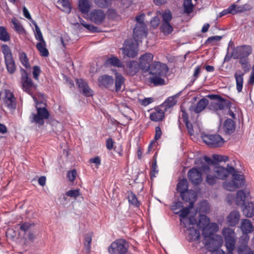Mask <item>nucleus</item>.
<instances>
[{
	"mask_svg": "<svg viewBox=\"0 0 254 254\" xmlns=\"http://www.w3.org/2000/svg\"><path fill=\"white\" fill-rule=\"evenodd\" d=\"M20 84L23 91L32 95L37 88V85L33 82L31 78L29 77L27 71L23 69H20Z\"/></svg>",
	"mask_w": 254,
	"mask_h": 254,
	"instance_id": "nucleus-1",
	"label": "nucleus"
},
{
	"mask_svg": "<svg viewBox=\"0 0 254 254\" xmlns=\"http://www.w3.org/2000/svg\"><path fill=\"white\" fill-rule=\"evenodd\" d=\"M207 97L212 100L208 105L210 110L217 111L229 106L230 102L221 96L216 94L208 95Z\"/></svg>",
	"mask_w": 254,
	"mask_h": 254,
	"instance_id": "nucleus-2",
	"label": "nucleus"
},
{
	"mask_svg": "<svg viewBox=\"0 0 254 254\" xmlns=\"http://www.w3.org/2000/svg\"><path fill=\"white\" fill-rule=\"evenodd\" d=\"M37 113H32L29 117L30 121L31 123H35L39 126H43L45 122L44 120L48 119L49 117L50 114L48 110L45 107H36Z\"/></svg>",
	"mask_w": 254,
	"mask_h": 254,
	"instance_id": "nucleus-3",
	"label": "nucleus"
},
{
	"mask_svg": "<svg viewBox=\"0 0 254 254\" xmlns=\"http://www.w3.org/2000/svg\"><path fill=\"white\" fill-rule=\"evenodd\" d=\"M128 244L123 239L116 240L108 247V252L110 254H126L127 252Z\"/></svg>",
	"mask_w": 254,
	"mask_h": 254,
	"instance_id": "nucleus-4",
	"label": "nucleus"
},
{
	"mask_svg": "<svg viewBox=\"0 0 254 254\" xmlns=\"http://www.w3.org/2000/svg\"><path fill=\"white\" fill-rule=\"evenodd\" d=\"M2 51L4 55L7 71L10 74H13L15 71L16 66L11 51L7 45H4L2 46Z\"/></svg>",
	"mask_w": 254,
	"mask_h": 254,
	"instance_id": "nucleus-5",
	"label": "nucleus"
},
{
	"mask_svg": "<svg viewBox=\"0 0 254 254\" xmlns=\"http://www.w3.org/2000/svg\"><path fill=\"white\" fill-rule=\"evenodd\" d=\"M203 142L211 147H219L222 146L224 140L221 135L218 134H204L202 136Z\"/></svg>",
	"mask_w": 254,
	"mask_h": 254,
	"instance_id": "nucleus-6",
	"label": "nucleus"
},
{
	"mask_svg": "<svg viewBox=\"0 0 254 254\" xmlns=\"http://www.w3.org/2000/svg\"><path fill=\"white\" fill-rule=\"evenodd\" d=\"M168 71V67L165 64L154 62L151 64L149 69L147 71L152 75L166 76Z\"/></svg>",
	"mask_w": 254,
	"mask_h": 254,
	"instance_id": "nucleus-7",
	"label": "nucleus"
},
{
	"mask_svg": "<svg viewBox=\"0 0 254 254\" xmlns=\"http://www.w3.org/2000/svg\"><path fill=\"white\" fill-rule=\"evenodd\" d=\"M251 53V47L243 45L234 48L232 51V56L233 59H238L239 58H247Z\"/></svg>",
	"mask_w": 254,
	"mask_h": 254,
	"instance_id": "nucleus-8",
	"label": "nucleus"
},
{
	"mask_svg": "<svg viewBox=\"0 0 254 254\" xmlns=\"http://www.w3.org/2000/svg\"><path fill=\"white\" fill-rule=\"evenodd\" d=\"M213 171L218 179L225 180L229 174H231V173L235 171V168L229 165H228L227 168H225L218 164L213 167Z\"/></svg>",
	"mask_w": 254,
	"mask_h": 254,
	"instance_id": "nucleus-9",
	"label": "nucleus"
},
{
	"mask_svg": "<svg viewBox=\"0 0 254 254\" xmlns=\"http://www.w3.org/2000/svg\"><path fill=\"white\" fill-rule=\"evenodd\" d=\"M202 243L206 247V249L209 252H212L213 251L219 250L222 245V240L220 238L215 239L214 237H212L203 239Z\"/></svg>",
	"mask_w": 254,
	"mask_h": 254,
	"instance_id": "nucleus-10",
	"label": "nucleus"
},
{
	"mask_svg": "<svg viewBox=\"0 0 254 254\" xmlns=\"http://www.w3.org/2000/svg\"><path fill=\"white\" fill-rule=\"evenodd\" d=\"M188 177L190 181L195 186L199 185L202 181L201 172L196 167L188 171Z\"/></svg>",
	"mask_w": 254,
	"mask_h": 254,
	"instance_id": "nucleus-11",
	"label": "nucleus"
},
{
	"mask_svg": "<svg viewBox=\"0 0 254 254\" xmlns=\"http://www.w3.org/2000/svg\"><path fill=\"white\" fill-rule=\"evenodd\" d=\"M153 55L149 53H145L139 58V65L143 72H147L149 69L152 63Z\"/></svg>",
	"mask_w": 254,
	"mask_h": 254,
	"instance_id": "nucleus-12",
	"label": "nucleus"
},
{
	"mask_svg": "<svg viewBox=\"0 0 254 254\" xmlns=\"http://www.w3.org/2000/svg\"><path fill=\"white\" fill-rule=\"evenodd\" d=\"M3 100L6 107L9 109L14 110L16 109V98L13 93L9 90H5Z\"/></svg>",
	"mask_w": 254,
	"mask_h": 254,
	"instance_id": "nucleus-13",
	"label": "nucleus"
},
{
	"mask_svg": "<svg viewBox=\"0 0 254 254\" xmlns=\"http://www.w3.org/2000/svg\"><path fill=\"white\" fill-rule=\"evenodd\" d=\"M121 50H122L125 57L133 58L137 54V51L134 45L129 41H126L124 43V47Z\"/></svg>",
	"mask_w": 254,
	"mask_h": 254,
	"instance_id": "nucleus-14",
	"label": "nucleus"
},
{
	"mask_svg": "<svg viewBox=\"0 0 254 254\" xmlns=\"http://www.w3.org/2000/svg\"><path fill=\"white\" fill-rule=\"evenodd\" d=\"M106 15L101 9H95L90 13L91 20L96 24H101L105 18Z\"/></svg>",
	"mask_w": 254,
	"mask_h": 254,
	"instance_id": "nucleus-15",
	"label": "nucleus"
},
{
	"mask_svg": "<svg viewBox=\"0 0 254 254\" xmlns=\"http://www.w3.org/2000/svg\"><path fill=\"white\" fill-rule=\"evenodd\" d=\"M218 230V226L215 223H210L209 225L202 229V235L204 239L214 237V234Z\"/></svg>",
	"mask_w": 254,
	"mask_h": 254,
	"instance_id": "nucleus-16",
	"label": "nucleus"
},
{
	"mask_svg": "<svg viewBox=\"0 0 254 254\" xmlns=\"http://www.w3.org/2000/svg\"><path fill=\"white\" fill-rule=\"evenodd\" d=\"M147 35V29L146 26H135L133 31V37L135 41H138Z\"/></svg>",
	"mask_w": 254,
	"mask_h": 254,
	"instance_id": "nucleus-17",
	"label": "nucleus"
},
{
	"mask_svg": "<svg viewBox=\"0 0 254 254\" xmlns=\"http://www.w3.org/2000/svg\"><path fill=\"white\" fill-rule=\"evenodd\" d=\"M177 190L180 193V196L183 200H188L187 198H185V196L188 194V182L186 179H183L178 183Z\"/></svg>",
	"mask_w": 254,
	"mask_h": 254,
	"instance_id": "nucleus-18",
	"label": "nucleus"
},
{
	"mask_svg": "<svg viewBox=\"0 0 254 254\" xmlns=\"http://www.w3.org/2000/svg\"><path fill=\"white\" fill-rule=\"evenodd\" d=\"M76 83L80 89V92L85 96L90 97L92 96L93 92L88 86L87 83L82 79H76Z\"/></svg>",
	"mask_w": 254,
	"mask_h": 254,
	"instance_id": "nucleus-19",
	"label": "nucleus"
},
{
	"mask_svg": "<svg viewBox=\"0 0 254 254\" xmlns=\"http://www.w3.org/2000/svg\"><path fill=\"white\" fill-rule=\"evenodd\" d=\"M98 81L99 86H103L106 88H109L112 86L114 82L112 76L106 74L100 76Z\"/></svg>",
	"mask_w": 254,
	"mask_h": 254,
	"instance_id": "nucleus-20",
	"label": "nucleus"
},
{
	"mask_svg": "<svg viewBox=\"0 0 254 254\" xmlns=\"http://www.w3.org/2000/svg\"><path fill=\"white\" fill-rule=\"evenodd\" d=\"M140 66L139 63L134 61H130L127 64L126 70L127 73L130 75H133L136 73Z\"/></svg>",
	"mask_w": 254,
	"mask_h": 254,
	"instance_id": "nucleus-21",
	"label": "nucleus"
},
{
	"mask_svg": "<svg viewBox=\"0 0 254 254\" xmlns=\"http://www.w3.org/2000/svg\"><path fill=\"white\" fill-rule=\"evenodd\" d=\"M208 105H209L208 100L205 98H203L197 103L194 109L192 106H191L189 109L190 110H193L195 113L198 114L204 110Z\"/></svg>",
	"mask_w": 254,
	"mask_h": 254,
	"instance_id": "nucleus-22",
	"label": "nucleus"
},
{
	"mask_svg": "<svg viewBox=\"0 0 254 254\" xmlns=\"http://www.w3.org/2000/svg\"><path fill=\"white\" fill-rule=\"evenodd\" d=\"M240 213L238 211H233L227 217L228 224L231 226H235L238 223L240 220Z\"/></svg>",
	"mask_w": 254,
	"mask_h": 254,
	"instance_id": "nucleus-23",
	"label": "nucleus"
},
{
	"mask_svg": "<svg viewBox=\"0 0 254 254\" xmlns=\"http://www.w3.org/2000/svg\"><path fill=\"white\" fill-rule=\"evenodd\" d=\"M231 174L232 175L233 182L238 188H241L244 185L245 179L243 175L237 174L235 170Z\"/></svg>",
	"mask_w": 254,
	"mask_h": 254,
	"instance_id": "nucleus-24",
	"label": "nucleus"
},
{
	"mask_svg": "<svg viewBox=\"0 0 254 254\" xmlns=\"http://www.w3.org/2000/svg\"><path fill=\"white\" fill-rule=\"evenodd\" d=\"M224 129L226 133L230 134L235 130V124L233 120L228 119L225 120L224 124Z\"/></svg>",
	"mask_w": 254,
	"mask_h": 254,
	"instance_id": "nucleus-25",
	"label": "nucleus"
},
{
	"mask_svg": "<svg viewBox=\"0 0 254 254\" xmlns=\"http://www.w3.org/2000/svg\"><path fill=\"white\" fill-rule=\"evenodd\" d=\"M189 231L188 240L189 241H197L200 238L199 232L193 227L186 228Z\"/></svg>",
	"mask_w": 254,
	"mask_h": 254,
	"instance_id": "nucleus-26",
	"label": "nucleus"
},
{
	"mask_svg": "<svg viewBox=\"0 0 254 254\" xmlns=\"http://www.w3.org/2000/svg\"><path fill=\"white\" fill-rule=\"evenodd\" d=\"M241 229L244 233L248 234L253 231L254 226L250 220L245 219L242 222Z\"/></svg>",
	"mask_w": 254,
	"mask_h": 254,
	"instance_id": "nucleus-27",
	"label": "nucleus"
},
{
	"mask_svg": "<svg viewBox=\"0 0 254 254\" xmlns=\"http://www.w3.org/2000/svg\"><path fill=\"white\" fill-rule=\"evenodd\" d=\"M244 74L241 71H237L235 74V77L236 81V87L238 92H240L242 90Z\"/></svg>",
	"mask_w": 254,
	"mask_h": 254,
	"instance_id": "nucleus-28",
	"label": "nucleus"
},
{
	"mask_svg": "<svg viewBox=\"0 0 254 254\" xmlns=\"http://www.w3.org/2000/svg\"><path fill=\"white\" fill-rule=\"evenodd\" d=\"M244 214L247 217H252L254 216V204L252 202H248L243 209Z\"/></svg>",
	"mask_w": 254,
	"mask_h": 254,
	"instance_id": "nucleus-29",
	"label": "nucleus"
},
{
	"mask_svg": "<svg viewBox=\"0 0 254 254\" xmlns=\"http://www.w3.org/2000/svg\"><path fill=\"white\" fill-rule=\"evenodd\" d=\"M166 76L160 75H152L149 78V80L151 83L153 84L155 86L162 85L165 84V81L163 79V77Z\"/></svg>",
	"mask_w": 254,
	"mask_h": 254,
	"instance_id": "nucleus-30",
	"label": "nucleus"
},
{
	"mask_svg": "<svg viewBox=\"0 0 254 254\" xmlns=\"http://www.w3.org/2000/svg\"><path fill=\"white\" fill-rule=\"evenodd\" d=\"M249 191L245 190H241L237 191L236 200L237 203L242 202L244 203L246 198L249 194Z\"/></svg>",
	"mask_w": 254,
	"mask_h": 254,
	"instance_id": "nucleus-31",
	"label": "nucleus"
},
{
	"mask_svg": "<svg viewBox=\"0 0 254 254\" xmlns=\"http://www.w3.org/2000/svg\"><path fill=\"white\" fill-rule=\"evenodd\" d=\"M124 82L125 78L122 75L117 73L115 78V90L116 92L121 90L122 86L124 85Z\"/></svg>",
	"mask_w": 254,
	"mask_h": 254,
	"instance_id": "nucleus-32",
	"label": "nucleus"
},
{
	"mask_svg": "<svg viewBox=\"0 0 254 254\" xmlns=\"http://www.w3.org/2000/svg\"><path fill=\"white\" fill-rule=\"evenodd\" d=\"M179 96V94H176L173 96L169 97L165 102L162 105V107H164L165 109L170 108L174 106L177 103L176 98Z\"/></svg>",
	"mask_w": 254,
	"mask_h": 254,
	"instance_id": "nucleus-33",
	"label": "nucleus"
},
{
	"mask_svg": "<svg viewBox=\"0 0 254 254\" xmlns=\"http://www.w3.org/2000/svg\"><path fill=\"white\" fill-rule=\"evenodd\" d=\"M164 118V112L161 110H157L156 112L152 113L150 116L151 120L155 122H159Z\"/></svg>",
	"mask_w": 254,
	"mask_h": 254,
	"instance_id": "nucleus-34",
	"label": "nucleus"
},
{
	"mask_svg": "<svg viewBox=\"0 0 254 254\" xmlns=\"http://www.w3.org/2000/svg\"><path fill=\"white\" fill-rule=\"evenodd\" d=\"M180 222L181 225H183L185 228H188L189 227H191V226L196 224L197 221L194 217L191 216L187 219H180Z\"/></svg>",
	"mask_w": 254,
	"mask_h": 254,
	"instance_id": "nucleus-35",
	"label": "nucleus"
},
{
	"mask_svg": "<svg viewBox=\"0 0 254 254\" xmlns=\"http://www.w3.org/2000/svg\"><path fill=\"white\" fill-rule=\"evenodd\" d=\"M210 224V220L206 215H200L198 222L197 223V226L200 229H202L204 228V227L207 226V225H209Z\"/></svg>",
	"mask_w": 254,
	"mask_h": 254,
	"instance_id": "nucleus-36",
	"label": "nucleus"
},
{
	"mask_svg": "<svg viewBox=\"0 0 254 254\" xmlns=\"http://www.w3.org/2000/svg\"><path fill=\"white\" fill-rule=\"evenodd\" d=\"M193 202H190L189 206L185 208H182L179 211L181 219H187V216L190 212V209L193 207Z\"/></svg>",
	"mask_w": 254,
	"mask_h": 254,
	"instance_id": "nucleus-37",
	"label": "nucleus"
},
{
	"mask_svg": "<svg viewBox=\"0 0 254 254\" xmlns=\"http://www.w3.org/2000/svg\"><path fill=\"white\" fill-rule=\"evenodd\" d=\"M46 42H44V43H38L36 44L37 49L40 52L41 55L44 57L48 56L49 54L48 50L46 48Z\"/></svg>",
	"mask_w": 254,
	"mask_h": 254,
	"instance_id": "nucleus-38",
	"label": "nucleus"
},
{
	"mask_svg": "<svg viewBox=\"0 0 254 254\" xmlns=\"http://www.w3.org/2000/svg\"><path fill=\"white\" fill-rule=\"evenodd\" d=\"M79 8L83 13H87L90 10V5L87 0H80L79 2Z\"/></svg>",
	"mask_w": 254,
	"mask_h": 254,
	"instance_id": "nucleus-39",
	"label": "nucleus"
},
{
	"mask_svg": "<svg viewBox=\"0 0 254 254\" xmlns=\"http://www.w3.org/2000/svg\"><path fill=\"white\" fill-rule=\"evenodd\" d=\"M225 246L228 252L232 253L235 248V238L225 239Z\"/></svg>",
	"mask_w": 254,
	"mask_h": 254,
	"instance_id": "nucleus-40",
	"label": "nucleus"
},
{
	"mask_svg": "<svg viewBox=\"0 0 254 254\" xmlns=\"http://www.w3.org/2000/svg\"><path fill=\"white\" fill-rule=\"evenodd\" d=\"M222 234L225 239L235 238V234L233 229L225 228L222 231Z\"/></svg>",
	"mask_w": 254,
	"mask_h": 254,
	"instance_id": "nucleus-41",
	"label": "nucleus"
},
{
	"mask_svg": "<svg viewBox=\"0 0 254 254\" xmlns=\"http://www.w3.org/2000/svg\"><path fill=\"white\" fill-rule=\"evenodd\" d=\"M161 31L165 35L170 34L173 30V28L170 23L162 22L161 26Z\"/></svg>",
	"mask_w": 254,
	"mask_h": 254,
	"instance_id": "nucleus-42",
	"label": "nucleus"
},
{
	"mask_svg": "<svg viewBox=\"0 0 254 254\" xmlns=\"http://www.w3.org/2000/svg\"><path fill=\"white\" fill-rule=\"evenodd\" d=\"M217 180L216 176L213 175L211 172L206 174L205 182L208 185L212 186L215 184Z\"/></svg>",
	"mask_w": 254,
	"mask_h": 254,
	"instance_id": "nucleus-43",
	"label": "nucleus"
},
{
	"mask_svg": "<svg viewBox=\"0 0 254 254\" xmlns=\"http://www.w3.org/2000/svg\"><path fill=\"white\" fill-rule=\"evenodd\" d=\"M106 64H108L114 66L119 67H121L123 66L121 62L118 58L116 57H112L111 58L108 59L106 61Z\"/></svg>",
	"mask_w": 254,
	"mask_h": 254,
	"instance_id": "nucleus-44",
	"label": "nucleus"
},
{
	"mask_svg": "<svg viewBox=\"0 0 254 254\" xmlns=\"http://www.w3.org/2000/svg\"><path fill=\"white\" fill-rule=\"evenodd\" d=\"M237 252L238 254H253V251L246 245L239 246L238 248Z\"/></svg>",
	"mask_w": 254,
	"mask_h": 254,
	"instance_id": "nucleus-45",
	"label": "nucleus"
},
{
	"mask_svg": "<svg viewBox=\"0 0 254 254\" xmlns=\"http://www.w3.org/2000/svg\"><path fill=\"white\" fill-rule=\"evenodd\" d=\"M58 3L63 7V10L67 13L70 12V6L68 0H58Z\"/></svg>",
	"mask_w": 254,
	"mask_h": 254,
	"instance_id": "nucleus-46",
	"label": "nucleus"
},
{
	"mask_svg": "<svg viewBox=\"0 0 254 254\" xmlns=\"http://www.w3.org/2000/svg\"><path fill=\"white\" fill-rule=\"evenodd\" d=\"M19 60L22 65L26 68H29L30 67V65L29 63V60L27 57L26 54L25 53L22 52L20 54Z\"/></svg>",
	"mask_w": 254,
	"mask_h": 254,
	"instance_id": "nucleus-47",
	"label": "nucleus"
},
{
	"mask_svg": "<svg viewBox=\"0 0 254 254\" xmlns=\"http://www.w3.org/2000/svg\"><path fill=\"white\" fill-rule=\"evenodd\" d=\"M10 39L9 35L6 31V29L3 27H0V40L6 42Z\"/></svg>",
	"mask_w": 254,
	"mask_h": 254,
	"instance_id": "nucleus-48",
	"label": "nucleus"
},
{
	"mask_svg": "<svg viewBox=\"0 0 254 254\" xmlns=\"http://www.w3.org/2000/svg\"><path fill=\"white\" fill-rule=\"evenodd\" d=\"M96 4L101 8H106L111 4L112 0H94Z\"/></svg>",
	"mask_w": 254,
	"mask_h": 254,
	"instance_id": "nucleus-49",
	"label": "nucleus"
},
{
	"mask_svg": "<svg viewBox=\"0 0 254 254\" xmlns=\"http://www.w3.org/2000/svg\"><path fill=\"white\" fill-rule=\"evenodd\" d=\"M252 8V6L248 3L240 6L236 5L235 11L236 13L239 12H244L246 11L250 10Z\"/></svg>",
	"mask_w": 254,
	"mask_h": 254,
	"instance_id": "nucleus-50",
	"label": "nucleus"
},
{
	"mask_svg": "<svg viewBox=\"0 0 254 254\" xmlns=\"http://www.w3.org/2000/svg\"><path fill=\"white\" fill-rule=\"evenodd\" d=\"M128 201L130 203L135 205L136 206H138L140 204L139 201L137 200L136 196L132 191H130L128 193Z\"/></svg>",
	"mask_w": 254,
	"mask_h": 254,
	"instance_id": "nucleus-51",
	"label": "nucleus"
},
{
	"mask_svg": "<svg viewBox=\"0 0 254 254\" xmlns=\"http://www.w3.org/2000/svg\"><path fill=\"white\" fill-rule=\"evenodd\" d=\"M223 187L225 189L231 191H234L238 189L233 180L232 181L225 182L223 184Z\"/></svg>",
	"mask_w": 254,
	"mask_h": 254,
	"instance_id": "nucleus-52",
	"label": "nucleus"
},
{
	"mask_svg": "<svg viewBox=\"0 0 254 254\" xmlns=\"http://www.w3.org/2000/svg\"><path fill=\"white\" fill-rule=\"evenodd\" d=\"M236 8V4H233L231 5L230 6H229L227 9H224L222 12H221L219 14V17H222L224 15H225L226 14L228 13H231L232 14H234L236 13L235 10Z\"/></svg>",
	"mask_w": 254,
	"mask_h": 254,
	"instance_id": "nucleus-53",
	"label": "nucleus"
},
{
	"mask_svg": "<svg viewBox=\"0 0 254 254\" xmlns=\"http://www.w3.org/2000/svg\"><path fill=\"white\" fill-rule=\"evenodd\" d=\"M19 228L21 231L24 232H28L31 230V229L34 226V224L29 222H25L19 224Z\"/></svg>",
	"mask_w": 254,
	"mask_h": 254,
	"instance_id": "nucleus-54",
	"label": "nucleus"
},
{
	"mask_svg": "<svg viewBox=\"0 0 254 254\" xmlns=\"http://www.w3.org/2000/svg\"><path fill=\"white\" fill-rule=\"evenodd\" d=\"M212 158L213 159V160H214V161H215V162L217 163L218 162H226L228 161L229 160V157L228 156L218 154L213 155Z\"/></svg>",
	"mask_w": 254,
	"mask_h": 254,
	"instance_id": "nucleus-55",
	"label": "nucleus"
},
{
	"mask_svg": "<svg viewBox=\"0 0 254 254\" xmlns=\"http://www.w3.org/2000/svg\"><path fill=\"white\" fill-rule=\"evenodd\" d=\"M92 241L91 236L89 235L85 236L84 238V246L87 251V253H89L91 248V243Z\"/></svg>",
	"mask_w": 254,
	"mask_h": 254,
	"instance_id": "nucleus-56",
	"label": "nucleus"
},
{
	"mask_svg": "<svg viewBox=\"0 0 254 254\" xmlns=\"http://www.w3.org/2000/svg\"><path fill=\"white\" fill-rule=\"evenodd\" d=\"M162 22L170 23L172 18V14L170 10H166L162 15Z\"/></svg>",
	"mask_w": 254,
	"mask_h": 254,
	"instance_id": "nucleus-57",
	"label": "nucleus"
},
{
	"mask_svg": "<svg viewBox=\"0 0 254 254\" xmlns=\"http://www.w3.org/2000/svg\"><path fill=\"white\" fill-rule=\"evenodd\" d=\"M144 17L145 15L144 13L136 16L135 17V20L136 21L135 26H146V24L144 22Z\"/></svg>",
	"mask_w": 254,
	"mask_h": 254,
	"instance_id": "nucleus-58",
	"label": "nucleus"
},
{
	"mask_svg": "<svg viewBox=\"0 0 254 254\" xmlns=\"http://www.w3.org/2000/svg\"><path fill=\"white\" fill-rule=\"evenodd\" d=\"M66 195L68 196L76 198L80 195L79 190H70L66 192Z\"/></svg>",
	"mask_w": 254,
	"mask_h": 254,
	"instance_id": "nucleus-59",
	"label": "nucleus"
},
{
	"mask_svg": "<svg viewBox=\"0 0 254 254\" xmlns=\"http://www.w3.org/2000/svg\"><path fill=\"white\" fill-rule=\"evenodd\" d=\"M182 207H183L182 202L179 201L173 202V204L172 205L171 209L175 214H178L179 213V212L177 211V210L179 209H181Z\"/></svg>",
	"mask_w": 254,
	"mask_h": 254,
	"instance_id": "nucleus-60",
	"label": "nucleus"
},
{
	"mask_svg": "<svg viewBox=\"0 0 254 254\" xmlns=\"http://www.w3.org/2000/svg\"><path fill=\"white\" fill-rule=\"evenodd\" d=\"M77 175V172L75 169L69 171L67 173V178L70 182H73Z\"/></svg>",
	"mask_w": 254,
	"mask_h": 254,
	"instance_id": "nucleus-61",
	"label": "nucleus"
},
{
	"mask_svg": "<svg viewBox=\"0 0 254 254\" xmlns=\"http://www.w3.org/2000/svg\"><path fill=\"white\" fill-rule=\"evenodd\" d=\"M12 23L14 25V29L16 31L19 33H22L23 31V27L19 22L16 21V20L12 19Z\"/></svg>",
	"mask_w": 254,
	"mask_h": 254,
	"instance_id": "nucleus-62",
	"label": "nucleus"
},
{
	"mask_svg": "<svg viewBox=\"0 0 254 254\" xmlns=\"http://www.w3.org/2000/svg\"><path fill=\"white\" fill-rule=\"evenodd\" d=\"M222 36H215L209 37L206 41L205 44H213L215 41H219L222 39Z\"/></svg>",
	"mask_w": 254,
	"mask_h": 254,
	"instance_id": "nucleus-63",
	"label": "nucleus"
},
{
	"mask_svg": "<svg viewBox=\"0 0 254 254\" xmlns=\"http://www.w3.org/2000/svg\"><path fill=\"white\" fill-rule=\"evenodd\" d=\"M33 78L36 80H38L39 79V76L41 71L40 68L39 66L35 65L33 66Z\"/></svg>",
	"mask_w": 254,
	"mask_h": 254,
	"instance_id": "nucleus-64",
	"label": "nucleus"
}]
</instances>
